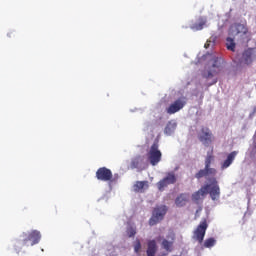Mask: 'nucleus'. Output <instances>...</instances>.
<instances>
[{
    "label": "nucleus",
    "instance_id": "f257e3e1",
    "mask_svg": "<svg viewBox=\"0 0 256 256\" xmlns=\"http://www.w3.org/2000/svg\"><path fill=\"white\" fill-rule=\"evenodd\" d=\"M215 161V156L213 153L208 154L205 158L204 169H200L198 173L195 174L196 179H203V177H215L217 175V169L211 168V163Z\"/></svg>",
    "mask_w": 256,
    "mask_h": 256
},
{
    "label": "nucleus",
    "instance_id": "f03ea898",
    "mask_svg": "<svg viewBox=\"0 0 256 256\" xmlns=\"http://www.w3.org/2000/svg\"><path fill=\"white\" fill-rule=\"evenodd\" d=\"M223 63H225V61L221 57L214 56L212 58V66L209 70L203 72L202 77L204 79H211L215 77V75H219V73L223 71Z\"/></svg>",
    "mask_w": 256,
    "mask_h": 256
},
{
    "label": "nucleus",
    "instance_id": "7ed1b4c3",
    "mask_svg": "<svg viewBox=\"0 0 256 256\" xmlns=\"http://www.w3.org/2000/svg\"><path fill=\"white\" fill-rule=\"evenodd\" d=\"M165 215H167V206L161 205L155 207L152 216L149 219V225L153 227L154 225H157V223H161L165 218Z\"/></svg>",
    "mask_w": 256,
    "mask_h": 256
},
{
    "label": "nucleus",
    "instance_id": "20e7f679",
    "mask_svg": "<svg viewBox=\"0 0 256 256\" xmlns=\"http://www.w3.org/2000/svg\"><path fill=\"white\" fill-rule=\"evenodd\" d=\"M161 157H163V154L159 149V142H154L148 152V159L150 165H152L153 167H155V165H159V163L161 162Z\"/></svg>",
    "mask_w": 256,
    "mask_h": 256
},
{
    "label": "nucleus",
    "instance_id": "39448f33",
    "mask_svg": "<svg viewBox=\"0 0 256 256\" xmlns=\"http://www.w3.org/2000/svg\"><path fill=\"white\" fill-rule=\"evenodd\" d=\"M207 180L210 182V184H206L210 186L207 193L210 195L212 201H217V199L221 197V188L219 187V182L215 176H211V178H207Z\"/></svg>",
    "mask_w": 256,
    "mask_h": 256
},
{
    "label": "nucleus",
    "instance_id": "423d86ee",
    "mask_svg": "<svg viewBox=\"0 0 256 256\" xmlns=\"http://www.w3.org/2000/svg\"><path fill=\"white\" fill-rule=\"evenodd\" d=\"M22 245L27 246L29 241H31V246L37 245L41 241V232L33 230L28 233H22Z\"/></svg>",
    "mask_w": 256,
    "mask_h": 256
},
{
    "label": "nucleus",
    "instance_id": "0eeeda50",
    "mask_svg": "<svg viewBox=\"0 0 256 256\" xmlns=\"http://www.w3.org/2000/svg\"><path fill=\"white\" fill-rule=\"evenodd\" d=\"M185 105H187V98L180 97L170 104L168 108H166V113H168V115H175V113H179V111H181Z\"/></svg>",
    "mask_w": 256,
    "mask_h": 256
},
{
    "label": "nucleus",
    "instance_id": "6e6552de",
    "mask_svg": "<svg viewBox=\"0 0 256 256\" xmlns=\"http://www.w3.org/2000/svg\"><path fill=\"white\" fill-rule=\"evenodd\" d=\"M198 139L205 147H209L213 143V132L208 127H202Z\"/></svg>",
    "mask_w": 256,
    "mask_h": 256
},
{
    "label": "nucleus",
    "instance_id": "1a4fd4ad",
    "mask_svg": "<svg viewBox=\"0 0 256 256\" xmlns=\"http://www.w3.org/2000/svg\"><path fill=\"white\" fill-rule=\"evenodd\" d=\"M177 183V177L175 176L174 172H170L157 183V188L159 191H165V187H169V185H174Z\"/></svg>",
    "mask_w": 256,
    "mask_h": 256
},
{
    "label": "nucleus",
    "instance_id": "9d476101",
    "mask_svg": "<svg viewBox=\"0 0 256 256\" xmlns=\"http://www.w3.org/2000/svg\"><path fill=\"white\" fill-rule=\"evenodd\" d=\"M208 227L209 224H207L206 219L201 221L200 224L197 226L196 230L194 231V235L198 243H203V240L205 239V233H207Z\"/></svg>",
    "mask_w": 256,
    "mask_h": 256
},
{
    "label": "nucleus",
    "instance_id": "9b49d317",
    "mask_svg": "<svg viewBox=\"0 0 256 256\" xmlns=\"http://www.w3.org/2000/svg\"><path fill=\"white\" fill-rule=\"evenodd\" d=\"M96 178L98 181H111L113 179V172L107 167H101L96 171Z\"/></svg>",
    "mask_w": 256,
    "mask_h": 256
},
{
    "label": "nucleus",
    "instance_id": "f8f14e48",
    "mask_svg": "<svg viewBox=\"0 0 256 256\" xmlns=\"http://www.w3.org/2000/svg\"><path fill=\"white\" fill-rule=\"evenodd\" d=\"M175 243V232L171 231L166 236V239L162 241V247L165 251L171 253L173 251V244Z\"/></svg>",
    "mask_w": 256,
    "mask_h": 256
},
{
    "label": "nucleus",
    "instance_id": "ddd939ff",
    "mask_svg": "<svg viewBox=\"0 0 256 256\" xmlns=\"http://www.w3.org/2000/svg\"><path fill=\"white\" fill-rule=\"evenodd\" d=\"M239 155V151H232L227 155V158L221 163V169H228L233 165V161Z\"/></svg>",
    "mask_w": 256,
    "mask_h": 256
},
{
    "label": "nucleus",
    "instance_id": "4468645a",
    "mask_svg": "<svg viewBox=\"0 0 256 256\" xmlns=\"http://www.w3.org/2000/svg\"><path fill=\"white\" fill-rule=\"evenodd\" d=\"M231 35H247V27L243 24H235L230 28Z\"/></svg>",
    "mask_w": 256,
    "mask_h": 256
},
{
    "label": "nucleus",
    "instance_id": "2eb2a0df",
    "mask_svg": "<svg viewBox=\"0 0 256 256\" xmlns=\"http://www.w3.org/2000/svg\"><path fill=\"white\" fill-rule=\"evenodd\" d=\"M209 187L210 185H204L202 186L197 192L192 194V200L193 201H200L201 197H205L207 193H209Z\"/></svg>",
    "mask_w": 256,
    "mask_h": 256
},
{
    "label": "nucleus",
    "instance_id": "dca6fc26",
    "mask_svg": "<svg viewBox=\"0 0 256 256\" xmlns=\"http://www.w3.org/2000/svg\"><path fill=\"white\" fill-rule=\"evenodd\" d=\"M189 203V194L182 193L175 199V205L177 207H185Z\"/></svg>",
    "mask_w": 256,
    "mask_h": 256
},
{
    "label": "nucleus",
    "instance_id": "f3484780",
    "mask_svg": "<svg viewBox=\"0 0 256 256\" xmlns=\"http://www.w3.org/2000/svg\"><path fill=\"white\" fill-rule=\"evenodd\" d=\"M133 187L136 193H143L145 189H149V181H136Z\"/></svg>",
    "mask_w": 256,
    "mask_h": 256
},
{
    "label": "nucleus",
    "instance_id": "a211bd4d",
    "mask_svg": "<svg viewBox=\"0 0 256 256\" xmlns=\"http://www.w3.org/2000/svg\"><path fill=\"white\" fill-rule=\"evenodd\" d=\"M241 63H243L244 65H251V63H253V51H244L242 54Z\"/></svg>",
    "mask_w": 256,
    "mask_h": 256
},
{
    "label": "nucleus",
    "instance_id": "6ab92c4d",
    "mask_svg": "<svg viewBox=\"0 0 256 256\" xmlns=\"http://www.w3.org/2000/svg\"><path fill=\"white\" fill-rule=\"evenodd\" d=\"M157 253V242L155 240L148 241V248L146 250L147 256H155Z\"/></svg>",
    "mask_w": 256,
    "mask_h": 256
},
{
    "label": "nucleus",
    "instance_id": "aec40b11",
    "mask_svg": "<svg viewBox=\"0 0 256 256\" xmlns=\"http://www.w3.org/2000/svg\"><path fill=\"white\" fill-rule=\"evenodd\" d=\"M141 163H143V156H136L132 159L130 167L131 169H139V167H141Z\"/></svg>",
    "mask_w": 256,
    "mask_h": 256
},
{
    "label": "nucleus",
    "instance_id": "412c9836",
    "mask_svg": "<svg viewBox=\"0 0 256 256\" xmlns=\"http://www.w3.org/2000/svg\"><path fill=\"white\" fill-rule=\"evenodd\" d=\"M248 157L250 159H255L256 157V140H253L252 144H250L248 151H247Z\"/></svg>",
    "mask_w": 256,
    "mask_h": 256
},
{
    "label": "nucleus",
    "instance_id": "4be33fe9",
    "mask_svg": "<svg viewBox=\"0 0 256 256\" xmlns=\"http://www.w3.org/2000/svg\"><path fill=\"white\" fill-rule=\"evenodd\" d=\"M216 243L217 240H215V238H208L204 241L203 247H205V249H211V247H215Z\"/></svg>",
    "mask_w": 256,
    "mask_h": 256
},
{
    "label": "nucleus",
    "instance_id": "5701e85b",
    "mask_svg": "<svg viewBox=\"0 0 256 256\" xmlns=\"http://www.w3.org/2000/svg\"><path fill=\"white\" fill-rule=\"evenodd\" d=\"M226 47L229 51H235V40L231 37L226 39Z\"/></svg>",
    "mask_w": 256,
    "mask_h": 256
},
{
    "label": "nucleus",
    "instance_id": "b1692460",
    "mask_svg": "<svg viewBox=\"0 0 256 256\" xmlns=\"http://www.w3.org/2000/svg\"><path fill=\"white\" fill-rule=\"evenodd\" d=\"M204 26H205V21H201L200 23L193 24L190 27V29H192V31H201Z\"/></svg>",
    "mask_w": 256,
    "mask_h": 256
},
{
    "label": "nucleus",
    "instance_id": "393cba45",
    "mask_svg": "<svg viewBox=\"0 0 256 256\" xmlns=\"http://www.w3.org/2000/svg\"><path fill=\"white\" fill-rule=\"evenodd\" d=\"M126 233H127L128 237H135V235H137V230L134 227H129L126 230Z\"/></svg>",
    "mask_w": 256,
    "mask_h": 256
},
{
    "label": "nucleus",
    "instance_id": "a878e982",
    "mask_svg": "<svg viewBox=\"0 0 256 256\" xmlns=\"http://www.w3.org/2000/svg\"><path fill=\"white\" fill-rule=\"evenodd\" d=\"M134 251H135V253L141 252V241L139 239H136V241H135Z\"/></svg>",
    "mask_w": 256,
    "mask_h": 256
},
{
    "label": "nucleus",
    "instance_id": "bb28decb",
    "mask_svg": "<svg viewBox=\"0 0 256 256\" xmlns=\"http://www.w3.org/2000/svg\"><path fill=\"white\" fill-rule=\"evenodd\" d=\"M164 133H166V135H171V127L169 125L165 127Z\"/></svg>",
    "mask_w": 256,
    "mask_h": 256
},
{
    "label": "nucleus",
    "instance_id": "cd10ccee",
    "mask_svg": "<svg viewBox=\"0 0 256 256\" xmlns=\"http://www.w3.org/2000/svg\"><path fill=\"white\" fill-rule=\"evenodd\" d=\"M255 113H256V109H254L253 113L250 114V118L253 117V115H255Z\"/></svg>",
    "mask_w": 256,
    "mask_h": 256
},
{
    "label": "nucleus",
    "instance_id": "c85d7f7f",
    "mask_svg": "<svg viewBox=\"0 0 256 256\" xmlns=\"http://www.w3.org/2000/svg\"><path fill=\"white\" fill-rule=\"evenodd\" d=\"M215 83H217V79H215L210 85H215Z\"/></svg>",
    "mask_w": 256,
    "mask_h": 256
},
{
    "label": "nucleus",
    "instance_id": "c756f323",
    "mask_svg": "<svg viewBox=\"0 0 256 256\" xmlns=\"http://www.w3.org/2000/svg\"><path fill=\"white\" fill-rule=\"evenodd\" d=\"M8 37H11V34H8Z\"/></svg>",
    "mask_w": 256,
    "mask_h": 256
}]
</instances>
